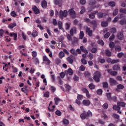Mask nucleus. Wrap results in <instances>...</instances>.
Masks as SVG:
<instances>
[{
	"label": "nucleus",
	"instance_id": "nucleus-49",
	"mask_svg": "<svg viewBox=\"0 0 126 126\" xmlns=\"http://www.w3.org/2000/svg\"><path fill=\"white\" fill-rule=\"evenodd\" d=\"M3 69L5 71H6L8 69V65L7 63H5L3 66Z\"/></svg>",
	"mask_w": 126,
	"mask_h": 126
},
{
	"label": "nucleus",
	"instance_id": "nucleus-23",
	"mask_svg": "<svg viewBox=\"0 0 126 126\" xmlns=\"http://www.w3.org/2000/svg\"><path fill=\"white\" fill-rule=\"evenodd\" d=\"M16 23H13L12 24H9L8 25V28H9V29H13V28H14V27H16Z\"/></svg>",
	"mask_w": 126,
	"mask_h": 126
},
{
	"label": "nucleus",
	"instance_id": "nucleus-8",
	"mask_svg": "<svg viewBox=\"0 0 126 126\" xmlns=\"http://www.w3.org/2000/svg\"><path fill=\"white\" fill-rule=\"evenodd\" d=\"M117 37L119 40H120L122 41V40H123L124 39V34L123 33V32H117Z\"/></svg>",
	"mask_w": 126,
	"mask_h": 126
},
{
	"label": "nucleus",
	"instance_id": "nucleus-2",
	"mask_svg": "<svg viewBox=\"0 0 126 126\" xmlns=\"http://www.w3.org/2000/svg\"><path fill=\"white\" fill-rule=\"evenodd\" d=\"M101 77V73L99 71H96L94 76V79L95 82H100V78Z\"/></svg>",
	"mask_w": 126,
	"mask_h": 126
},
{
	"label": "nucleus",
	"instance_id": "nucleus-11",
	"mask_svg": "<svg viewBox=\"0 0 126 126\" xmlns=\"http://www.w3.org/2000/svg\"><path fill=\"white\" fill-rule=\"evenodd\" d=\"M41 6L42 8H47V6H48V2L46 0H43L41 1Z\"/></svg>",
	"mask_w": 126,
	"mask_h": 126
},
{
	"label": "nucleus",
	"instance_id": "nucleus-3",
	"mask_svg": "<svg viewBox=\"0 0 126 126\" xmlns=\"http://www.w3.org/2000/svg\"><path fill=\"white\" fill-rule=\"evenodd\" d=\"M67 16V10H64L63 11L61 10L59 13V17L61 19H63V17Z\"/></svg>",
	"mask_w": 126,
	"mask_h": 126
},
{
	"label": "nucleus",
	"instance_id": "nucleus-32",
	"mask_svg": "<svg viewBox=\"0 0 126 126\" xmlns=\"http://www.w3.org/2000/svg\"><path fill=\"white\" fill-rule=\"evenodd\" d=\"M105 54L107 57H111L112 56V52H111L109 49H107L105 50Z\"/></svg>",
	"mask_w": 126,
	"mask_h": 126
},
{
	"label": "nucleus",
	"instance_id": "nucleus-13",
	"mask_svg": "<svg viewBox=\"0 0 126 126\" xmlns=\"http://www.w3.org/2000/svg\"><path fill=\"white\" fill-rule=\"evenodd\" d=\"M65 74H69V75H72L73 74V70L71 69V68H69L67 70L64 71Z\"/></svg>",
	"mask_w": 126,
	"mask_h": 126
},
{
	"label": "nucleus",
	"instance_id": "nucleus-24",
	"mask_svg": "<svg viewBox=\"0 0 126 126\" xmlns=\"http://www.w3.org/2000/svg\"><path fill=\"white\" fill-rule=\"evenodd\" d=\"M58 28L59 29H60V30H63V32L64 31V29L63 28V22L61 21H59L58 22Z\"/></svg>",
	"mask_w": 126,
	"mask_h": 126
},
{
	"label": "nucleus",
	"instance_id": "nucleus-18",
	"mask_svg": "<svg viewBox=\"0 0 126 126\" xmlns=\"http://www.w3.org/2000/svg\"><path fill=\"white\" fill-rule=\"evenodd\" d=\"M106 15H107V13H106L99 12L97 14L98 17L99 19L103 18V17L106 16Z\"/></svg>",
	"mask_w": 126,
	"mask_h": 126
},
{
	"label": "nucleus",
	"instance_id": "nucleus-60",
	"mask_svg": "<svg viewBox=\"0 0 126 126\" xmlns=\"http://www.w3.org/2000/svg\"><path fill=\"white\" fill-rule=\"evenodd\" d=\"M77 98L78 100H81L83 99V96L81 94H78Z\"/></svg>",
	"mask_w": 126,
	"mask_h": 126
},
{
	"label": "nucleus",
	"instance_id": "nucleus-44",
	"mask_svg": "<svg viewBox=\"0 0 126 126\" xmlns=\"http://www.w3.org/2000/svg\"><path fill=\"white\" fill-rule=\"evenodd\" d=\"M112 117L113 118H114V119H116V120H119L120 119V116L118 115L116 113H114L112 115Z\"/></svg>",
	"mask_w": 126,
	"mask_h": 126
},
{
	"label": "nucleus",
	"instance_id": "nucleus-58",
	"mask_svg": "<svg viewBox=\"0 0 126 126\" xmlns=\"http://www.w3.org/2000/svg\"><path fill=\"white\" fill-rule=\"evenodd\" d=\"M67 38L68 40V41H72V37H71V35L69 34H67Z\"/></svg>",
	"mask_w": 126,
	"mask_h": 126
},
{
	"label": "nucleus",
	"instance_id": "nucleus-5",
	"mask_svg": "<svg viewBox=\"0 0 126 126\" xmlns=\"http://www.w3.org/2000/svg\"><path fill=\"white\" fill-rule=\"evenodd\" d=\"M86 32L89 37H92L93 35V31L90 28L87 27Z\"/></svg>",
	"mask_w": 126,
	"mask_h": 126
},
{
	"label": "nucleus",
	"instance_id": "nucleus-12",
	"mask_svg": "<svg viewBox=\"0 0 126 126\" xmlns=\"http://www.w3.org/2000/svg\"><path fill=\"white\" fill-rule=\"evenodd\" d=\"M125 88V86L123 85L122 84H119L117 86V89H116V91L117 92H120V90H123Z\"/></svg>",
	"mask_w": 126,
	"mask_h": 126
},
{
	"label": "nucleus",
	"instance_id": "nucleus-21",
	"mask_svg": "<svg viewBox=\"0 0 126 126\" xmlns=\"http://www.w3.org/2000/svg\"><path fill=\"white\" fill-rule=\"evenodd\" d=\"M112 68L113 70H120V65L119 64H115L113 66Z\"/></svg>",
	"mask_w": 126,
	"mask_h": 126
},
{
	"label": "nucleus",
	"instance_id": "nucleus-50",
	"mask_svg": "<svg viewBox=\"0 0 126 126\" xmlns=\"http://www.w3.org/2000/svg\"><path fill=\"white\" fill-rule=\"evenodd\" d=\"M55 114L56 115H57V116H58L59 117H61V116H62V112H61V111L59 110H57L55 112Z\"/></svg>",
	"mask_w": 126,
	"mask_h": 126
},
{
	"label": "nucleus",
	"instance_id": "nucleus-34",
	"mask_svg": "<svg viewBox=\"0 0 126 126\" xmlns=\"http://www.w3.org/2000/svg\"><path fill=\"white\" fill-rule=\"evenodd\" d=\"M32 35L33 38H35V37H37L38 36V32L36 31H33Z\"/></svg>",
	"mask_w": 126,
	"mask_h": 126
},
{
	"label": "nucleus",
	"instance_id": "nucleus-16",
	"mask_svg": "<svg viewBox=\"0 0 126 126\" xmlns=\"http://www.w3.org/2000/svg\"><path fill=\"white\" fill-rule=\"evenodd\" d=\"M9 36H10V37H13V40L14 41H16V40H17V33L14 32L10 33L9 34Z\"/></svg>",
	"mask_w": 126,
	"mask_h": 126
},
{
	"label": "nucleus",
	"instance_id": "nucleus-29",
	"mask_svg": "<svg viewBox=\"0 0 126 126\" xmlns=\"http://www.w3.org/2000/svg\"><path fill=\"white\" fill-rule=\"evenodd\" d=\"M70 53L72 54L73 56H77V52L75 51V50L74 49L72 48L70 50Z\"/></svg>",
	"mask_w": 126,
	"mask_h": 126
},
{
	"label": "nucleus",
	"instance_id": "nucleus-52",
	"mask_svg": "<svg viewBox=\"0 0 126 126\" xmlns=\"http://www.w3.org/2000/svg\"><path fill=\"white\" fill-rule=\"evenodd\" d=\"M12 68H13V72L14 73H16V72H18V68L17 67H14L13 66H11Z\"/></svg>",
	"mask_w": 126,
	"mask_h": 126
},
{
	"label": "nucleus",
	"instance_id": "nucleus-42",
	"mask_svg": "<svg viewBox=\"0 0 126 126\" xmlns=\"http://www.w3.org/2000/svg\"><path fill=\"white\" fill-rule=\"evenodd\" d=\"M10 14L12 17H16V16H17V14H16V12L14 11H11Z\"/></svg>",
	"mask_w": 126,
	"mask_h": 126
},
{
	"label": "nucleus",
	"instance_id": "nucleus-22",
	"mask_svg": "<svg viewBox=\"0 0 126 126\" xmlns=\"http://www.w3.org/2000/svg\"><path fill=\"white\" fill-rule=\"evenodd\" d=\"M114 49L116 52H121L122 51V47L120 45H116Z\"/></svg>",
	"mask_w": 126,
	"mask_h": 126
},
{
	"label": "nucleus",
	"instance_id": "nucleus-59",
	"mask_svg": "<svg viewBox=\"0 0 126 126\" xmlns=\"http://www.w3.org/2000/svg\"><path fill=\"white\" fill-rule=\"evenodd\" d=\"M88 58L90 60H93V58H94V55L92 53H89Z\"/></svg>",
	"mask_w": 126,
	"mask_h": 126
},
{
	"label": "nucleus",
	"instance_id": "nucleus-36",
	"mask_svg": "<svg viewBox=\"0 0 126 126\" xmlns=\"http://www.w3.org/2000/svg\"><path fill=\"white\" fill-rule=\"evenodd\" d=\"M65 88L66 89L68 92H69V91H70V90H71V87L68 84L65 85Z\"/></svg>",
	"mask_w": 126,
	"mask_h": 126
},
{
	"label": "nucleus",
	"instance_id": "nucleus-9",
	"mask_svg": "<svg viewBox=\"0 0 126 126\" xmlns=\"http://www.w3.org/2000/svg\"><path fill=\"white\" fill-rule=\"evenodd\" d=\"M82 104L84 105V106H90V104H91V102H90V100L88 99H84L82 101Z\"/></svg>",
	"mask_w": 126,
	"mask_h": 126
},
{
	"label": "nucleus",
	"instance_id": "nucleus-33",
	"mask_svg": "<svg viewBox=\"0 0 126 126\" xmlns=\"http://www.w3.org/2000/svg\"><path fill=\"white\" fill-rule=\"evenodd\" d=\"M89 4L90 5H95L96 4V0H90Z\"/></svg>",
	"mask_w": 126,
	"mask_h": 126
},
{
	"label": "nucleus",
	"instance_id": "nucleus-35",
	"mask_svg": "<svg viewBox=\"0 0 126 126\" xmlns=\"http://www.w3.org/2000/svg\"><path fill=\"white\" fill-rule=\"evenodd\" d=\"M113 109L115 111H117L118 110H121V107H120L119 105L117 106L116 105H113Z\"/></svg>",
	"mask_w": 126,
	"mask_h": 126
},
{
	"label": "nucleus",
	"instance_id": "nucleus-45",
	"mask_svg": "<svg viewBox=\"0 0 126 126\" xmlns=\"http://www.w3.org/2000/svg\"><path fill=\"white\" fill-rule=\"evenodd\" d=\"M103 87V88H108L109 86V84H108V82H105L102 83Z\"/></svg>",
	"mask_w": 126,
	"mask_h": 126
},
{
	"label": "nucleus",
	"instance_id": "nucleus-30",
	"mask_svg": "<svg viewBox=\"0 0 126 126\" xmlns=\"http://www.w3.org/2000/svg\"><path fill=\"white\" fill-rule=\"evenodd\" d=\"M49 90H50L52 93H55V92H56V90H57V89L56 88V87L53 86H50Z\"/></svg>",
	"mask_w": 126,
	"mask_h": 126
},
{
	"label": "nucleus",
	"instance_id": "nucleus-62",
	"mask_svg": "<svg viewBox=\"0 0 126 126\" xmlns=\"http://www.w3.org/2000/svg\"><path fill=\"white\" fill-rule=\"evenodd\" d=\"M89 17L91 19H94L95 18V15H94L92 13L89 15Z\"/></svg>",
	"mask_w": 126,
	"mask_h": 126
},
{
	"label": "nucleus",
	"instance_id": "nucleus-54",
	"mask_svg": "<svg viewBox=\"0 0 126 126\" xmlns=\"http://www.w3.org/2000/svg\"><path fill=\"white\" fill-rule=\"evenodd\" d=\"M49 92H46L44 93L43 96L44 97H46V98H49L50 97V94H49Z\"/></svg>",
	"mask_w": 126,
	"mask_h": 126
},
{
	"label": "nucleus",
	"instance_id": "nucleus-25",
	"mask_svg": "<svg viewBox=\"0 0 126 126\" xmlns=\"http://www.w3.org/2000/svg\"><path fill=\"white\" fill-rule=\"evenodd\" d=\"M106 97L108 101H112V94L111 93H107L106 94Z\"/></svg>",
	"mask_w": 126,
	"mask_h": 126
},
{
	"label": "nucleus",
	"instance_id": "nucleus-51",
	"mask_svg": "<svg viewBox=\"0 0 126 126\" xmlns=\"http://www.w3.org/2000/svg\"><path fill=\"white\" fill-rule=\"evenodd\" d=\"M98 61L100 63H106V60L105 59L99 58Z\"/></svg>",
	"mask_w": 126,
	"mask_h": 126
},
{
	"label": "nucleus",
	"instance_id": "nucleus-46",
	"mask_svg": "<svg viewBox=\"0 0 126 126\" xmlns=\"http://www.w3.org/2000/svg\"><path fill=\"white\" fill-rule=\"evenodd\" d=\"M98 51V49L96 48H93L91 49V52L93 53V54H96L97 52Z\"/></svg>",
	"mask_w": 126,
	"mask_h": 126
},
{
	"label": "nucleus",
	"instance_id": "nucleus-43",
	"mask_svg": "<svg viewBox=\"0 0 126 126\" xmlns=\"http://www.w3.org/2000/svg\"><path fill=\"white\" fill-rule=\"evenodd\" d=\"M33 60L34 61V63L35 64H39V59H38L37 58H34L33 59Z\"/></svg>",
	"mask_w": 126,
	"mask_h": 126
},
{
	"label": "nucleus",
	"instance_id": "nucleus-19",
	"mask_svg": "<svg viewBox=\"0 0 126 126\" xmlns=\"http://www.w3.org/2000/svg\"><path fill=\"white\" fill-rule=\"evenodd\" d=\"M54 101H55V105H59V103H60V102L63 101V100H62V99H61L59 97H55Z\"/></svg>",
	"mask_w": 126,
	"mask_h": 126
},
{
	"label": "nucleus",
	"instance_id": "nucleus-53",
	"mask_svg": "<svg viewBox=\"0 0 126 126\" xmlns=\"http://www.w3.org/2000/svg\"><path fill=\"white\" fill-rule=\"evenodd\" d=\"M110 35H111V33H110L109 32H107L104 35V37L105 39H108V38L110 37Z\"/></svg>",
	"mask_w": 126,
	"mask_h": 126
},
{
	"label": "nucleus",
	"instance_id": "nucleus-28",
	"mask_svg": "<svg viewBox=\"0 0 126 126\" xmlns=\"http://www.w3.org/2000/svg\"><path fill=\"white\" fill-rule=\"evenodd\" d=\"M54 3L56 5H59V6H61L60 4H62V0H54Z\"/></svg>",
	"mask_w": 126,
	"mask_h": 126
},
{
	"label": "nucleus",
	"instance_id": "nucleus-47",
	"mask_svg": "<svg viewBox=\"0 0 126 126\" xmlns=\"http://www.w3.org/2000/svg\"><path fill=\"white\" fill-rule=\"evenodd\" d=\"M67 61L69 63H73V60L70 57L67 58Z\"/></svg>",
	"mask_w": 126,
	"mask_h": 126
},
{
	"label": "nucleus",
	"instance_id": "nucleus-17",
	"mask_svg": "<svg viewBox=\"0 0 126 126\" xmlns=\"http://www.w3.org/2000/svg\"><path fill=\"white\" fill-rule=\"evenodd\" d=\"M76 33V29L75 28H72L70 30V34L71 36H73L74 34Z\"/></svg>",
	"mask_w": 126,
	"mask_h": 126
},
{
	"label": "nucleus",
	"instance_id": "nucleus-39",
	"mask_svg": "<svg viewBox=\"0 0 126 126\" xmlns=\"http://www.w3.org/2000/svg\"><path fill=\"white\" fill-rule=\"evenodd\" d=\"M102 27H107L108 26V22L103 21L101 22Z\"/></svg>",
	"mask_w": 126,
	"mask_h": 126
},
{
	"label": "nucleus",
	"instance_id": "nucleus-55",
	"mask_svg": "<svg viewBox=\"0 0 126 126\" xmlns=\"http://www.w3.org/2000/svg\"><path fill=\"white\" fill-rule=\"evenodd\" d=\"M55 63H56V64H60V63H62V60H61V59H60V58H57L55 60Z\"/></svg>",
	"mask_w": 126,
	"mask_h": 126
},
{
	"label": "nucleus",
	"instance_id": "nucleus-7",
	"mask_svg": "<svg viewBox=\"0 0 126 126\" xmlns=\"http://www.w3.org/2000/svg\"><path fill=\"white\" fill-rule=\"evenodd\" d=\"M43 61L46 62V65H50V64L51 63V61H50V60H49L48 57H47L46 56L43 57Z\"/></svg>",
	"mask_w": 126,
	"mask_h": 126
},
{
	"label": "nucleus",
	"instance_id": "nucleus-15",
	"mask_svg": "<svg viewBox=\"0 0 126 126\" xmlns=\"http://www.w3.org/2000/svg\"><path fill=\"white\" fill-rule=\"evenodd\" d=\"M110 48H111V52H114V48H115V43L111 41L109 43V45Z\"/></svg>",
	"mask_w": 126,
	"mask_h": 126
},
{
	"label": "nucleus",
	"instance_id": "nucleus-31",
	"mask_svg": "<svg viewBox=\"0 0 126 126\" xmlns=\"http://www.w3.org/2000/svg\"><path fill=\"white\" fill-rule=\"evenodd\" d=\"M64 56H65L64 52H63V51H61L59 53V57L60 59H63V58H64Z\"/></svg>",
	"mask_w": 126,
	"mask_h": 126
},
{
	"label": "nucleus",
	"instance_id": "nucleus-6",
	"mask_svg": "<svg viewBox=\"0 0 126 126\" xmlns=\"http://www.w3.org/2000/svg\"><path fill=\"white\" fill-rule=\"evenodd\" d=\"M107 71L112 76H117V75H118V72L116 71H112V69H108Z\"/></svg>",
	"mask_w": 126,
	"mask_h": 126
},
{
	"label": "nucleus",
	"instance_id": "nucleus-63",
	"mask_svg": "<svg viewBox=\"0 0 126 126\" xmlns=\"http://www.w3.org/2000/svg\"><path fill=\"white\" fill-rule=\"evenodd\" d=\"M63 123L64 124V125H68L69 124V121L67 119H63Z\"/></svg>",
	"mask_w": 126,
	"mask_h": 126
},
{
	"label": "nucleus",
	"instance_id": "nucleus-40",
	"mask_svg": "<svg viewBox=\"0 0 126 126\" xmlns=\"http://www.w3.org/2000/svg\"><path fill=\"white\" fill-rule=\"evenodd\" d=\"M89 88H90V89H91V90L95 89V85H94L93 83H91L89 85Z\"/></svg>",
	"mask_w": 126,
	"mask_h": 126
},
{
	"label": "nucleus",
	"instance_id": "nucleus-57",
	"mask_svg": "<svg viewBox=\"0 0 126 126\" xmlns=\"http://www.w3.org/2000/svg\"><path fill=\"white\" fill-rule=\"evenodd\" d=\"M120 12L121 13H124L125 14H126V8H121L120 9Z\"/></svg>",
	"mask_w": 126,
	"mask_h": 126
},
{
	"label": "nucleus",
	"instance_id": "nucleus-27",
	"mask_svg": "<svg viewBox=\"0 0 126 126\" xmlns=\"http://www.w3.org/2000/svg\"><path fill=\"white\" fill-rule=\"evenodd\" d=\"M84 37V32L83 31H80L79 35V39L80 40H82Z\"/></svg>",
	"mask_w": 126,
	"mask_h": 126
},
{
	"label": "nucleus",
	"instance_id": "nucleus-56",
	"mask_svg": "<svg viewBox=\"0 0 126 126\" xmlns=\"http://www.w3.org/2000/svg\"><path fill=\"white\" fill-rule=\"evenodd\" d=\"M96 93L97 95H102V93H103V90H102V89H98L97 90Z\"/></svg>",
	"mask_w": 126,
	"mask_h": 126
},
{
	"label": "nucleus",
	"instance_id": "nucleus-48",
	"mask_svg": "<svg viewBox=\"0 0 126 126\" xmlns=\"http://www.w3.org/2000/svg\"><path fill=\"white\" fill-rule=\"evenodd\" d=\"M119 13V9L118 8H116L113 11V15L116 16Z\"/></svg>",
	"mask_w": 126,
	"mask_h": 126
},
{
	"label": "nucleus",
	"instance_id": "nucleus-26",
	"mask_svg": "<svg viewBox=\"0 0 126 126\" xmlns=\"http://www.w3.org/2000/svg\"><path fill=\"white\" fill-rule=\"evenodd\" d=\"M84 74L85 77H87V78H89V77H90V76H91V74L88 71H86L84 72Z\"/></svg>",
	"mask_w": 126,
	"mask_h": 126
},
{
	"label": "nucleus",
	"instance_id": "nucleus-41",
	"mask_svg": "<svg viewBox=\"0 0 126 126\" xmlns=\"http://www.w3.org/2000/svg\"><path fill=\"white\" fill-rule=\"evenodd\" d=\"M120 63V60H113L111 61V64H114V63Z\"/></svg>",
	"mask_w": 126,
	"mask_h": 126
},
{
	"label": "nucleus",
	"instance_id": "nucleus-14",
	"mask_svg": "<svg viewBox=\"0 0 126 126\" xmlns=\"http://www.w3.org/2000/svg\"><path fill=\"white\" fill-rule=\"evenodd\" d=\"M110 83L111 84V85H117V84H118V82H117V81L113 78H110Z\"/></svg>",
	"mask_w": 126,
	"mask_h": 126
},
{
	"label": "nucleus",
	"instance_id": "nucleus-38",
	"mask_svg": "<svg viewBox=\"0 0 126 126\" xmlns=\"http://www.w3.org/2000/svg\"><path fill=\"white\" fill-rule=\"evenodd\" d=\"M80 50L83 52H85V54H88V51L86 50V49H84V46H80Z\"/></svg>",
	"mask_w": 126,
	"mask_h": 126
},
{
	"label": "nucleus",
	"instance_id": "nucleus-4",
	"mask_svg": "<svg viewBox=\"0 0 126 126\" xmlns=\"http://www.w3.org/2000/svg\"><path fill=\"white\" fill-rule=\"evenodd\" d=\"M69 14L72 18H75V17H76V13L73 10V9L69 10Z\"/></svg>",
	"mask_w": 126,
	"mask_h": 126
},
{
	"label": "nucleus",
	"instance_id": "nucleus-37",
	"mask_svg": "<svg viewBox=\"0 0 126 126\" xmlns=\"http://www.w3.org/2000/svg\"><path fill=\"white\" fill-rule=\"evenodd\" d=\"M110 32H111V33H112V34H115V33L117 32V29H116L115 28H112L110 30Z\"/></svg>",
	"mask_w": 126,
	"mask_h": 126
},
{
	"label": "nucleus",
	"instance_id": "nucleus-1",
	"mask_svg": "<svg viewBox=\"0 0 126 126\" xmlns=\"http://www.w3.org/2000/svg\"><path fill=\"white\" fill-rule=\"evenodd\" d=\"M80 117L81 120H86V119H88L90 117H92V112L90 110H88V112L84 111L80 114Z\"/></svg>",
	"mask_w": 126,
	"mask_h": 126
},
{
	"label": "nucleus",
	"instance_id": "nucleus-10",
	"mask_svg": "<svg viewBox=\"0 0 126 126\" xmlns=\"http://www.w3.org/2000/svg\"><path fill=\"white\" fill-rule=\"evenodd\" d=\"M32 9L35 14H39V13H40V10L38 8L37 6H34L32 7Z\"/></svg>",
	"mask_w": 126,
	"mask_h": 126
},
{
	"label": "nucleus",
	"instance_id": "nucleus-64",
	"mask_svg": "<svg viewBox=\"0 0 126 126\" xmlns=\"http://www.w3.org/2000/svg\"><path fill=\"white\" fill-rule=\"evenodd\" d=\"M29 72H30V73H31V74H33V73L35 72V68L33 67H31Z\"/></svg>",
	"mask_w": 126,
	"mask_h": 126
},
{
	"label": "nucleus",
	"instance_id": "nucleus-61",
	"mask_svg": "<svg viewBox=\"0 0 126 126\" xmlns=\"http://www.w3.org/2000/svg\"><path fill=\"white\" fill-rule=\"evenodd\" d=\"M97 43L99 44V45H101V46H104V41H103L102 40L99 39L97 41Z\"/></svg>",
	"mask_w": 126,
	"mask_h": 126
},
{
	"label": "nucleus",
	"instance_id": "nucleus-20",
	"mask_svg": "<svg viewBox=\"0 0 126 126\" xmlns=\"http://www.w3.org/2000/svg\"><path fill=\"white\" fill-rule=\"evenodd\" d=\"M117 105L119 107H123V108H125L126 104L125 102L119 101L117 102Z\"/></svg>",
	"mask_w": 126,
	"mask_h": 126
}]
</instances>
